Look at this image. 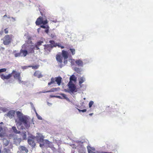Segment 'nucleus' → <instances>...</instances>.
Masks as SVG:
<instances>
[{
  "label": "nucleus",
  "instance_id": "nucleus-44",
  "mask_svg": "<svg viewBox=\"0 0 153 153\" xmlns=\"http://www.w3.org/2000/svg\"><path fill=\"white\" fill-rule=\"evenodd\" d=\"M53 91H54L53 90H51L50 91H47V92H53Z\"/></svg>",
  "mask_w": 153,
  "mask_h": 153
},
{
  "label": "nucleus",
  "instance_id": "nucleus-3",
  "mask_svg": "<svg viewBox=\"0 0 153 153\" xmlns=\"http://www.w3.org/2000/svg\"><path fill=\"white\" fill-rule=\"evenodd\" d=\"M40 13L41 15L45 18V19L44 20H43L42 17L41 16H39L36 22V24L37 25H39L42 24L43 25H45L48 23V22L46 18V17L45 16V14L43 13L42 12H40Z\"/></svg>",
  "mask_w": 153,
  "mask_h": 153
},
{
  "label": "nucleus",
  "instance_id": "nucleus-10",
  "mask_svg": "<svg viewBox=\"0 0 153 153\" xmlns=\"http://www.w3.org/2000/svg\"><path fill=\"white\" fill-rule=\"evenodd\" d=\"M62 55L64 59H67L68 57V53L67 51L63 50L62 51Z\"/></svg>",
  "mask_w": 153,
  "mask_h": 153
},
{
  "label": "nucleus",
  "instance_id": "nucleus-19",
  "mask_svg": "<svg viewBox=\"0 0 153 153\" xmlns=\"http://www.w3.org/2000/svg\"><path fill=\"white\" fill-rule=\"evenodd\" d=\"M3 141L4 145L5 146H7L9 144V142L6 139H3Z\"/></svg>",
  "mask_w": 153,
  "mask_h": 153
},
{
  "label": "nucleus",
  "instance_id": "nucleus-38",
  "mask_svg": "<svg viewBox=\"0 0 153 153\" xmlns=\"http://www.w3.org/2000/svg\"><path fill=\"white\" fill-rule=\"evenodd\" d=\"M68 62V60H67V59H64V64L65 65Z\"/></svg>",
  "mask_w": 153,
  "mask_h": 153
},
{
  "label": "nucleus",
  "instance_id": "nucleus-15",
  "mask_svg": "<svg viewBox=\"0 0 153 153\" xmlns=\"http://www.w3.org/2000/svg\"><path fill=\"white\" fill-rule=\"evenodd\" d=\"M75 62L78 66H82L83 65L82 61L80 59L76 60Z\"/></svg>",
  "mask_w": 153,
  "mask_h": 153
},
{
  "label": "nucleus",
  "instance_id": "nucleus-30",
  "mask_svg": "<svg viewBox=\"0 0 153 153\" xmlns=\"http://www.w3.org/2000/svg\"><path fill=\"white\" fill-rule=\"evenodd\" d=\"M4 153H9L10 152V150L9 149H7L4 148Z\"/></svg>",
  "mask_w": 153,
  "mask_h": 153
},
{
  "label": "nucleus",
  "instance_id": "nucleus-25",
  "mask_svg": "<svg viewBox=\"0 0 153 153\" xmlns=\"http://www.w3.org/2000/svg\"><path fill=\"white\" fill-rule=\"evenodd\" d=\"M14 56L15 57L22 56L21 54L20 51L19 53H15L14 54Z\"/></svg>",
  "mask_w": 153,
  "mask_h": 153
},
{
  "label": "nucleus",
  "instance_id": "nucleus-32",
  "mask_svg": "<svg viewBox=\"0 0 153 153\" xmlns=\"http://www.w3.org/2000/svg\"><path fill=\"white\" fill-rule=\"evenodd\" d=\"M49 146L51 148H53V145L52 142H49L48 143Z\"/></svg>",
  "mask_w": 153,
  "mask_h": 153
},
{
  "label": "nucleus",
  "instance_id": "nucleus-40",
  "mask_svg": "<svg viewBox=\"0 0 153 153\" xmlns=\"http://www.w3.org/2000/svg\"><path fill=\"white\" fill-rule=\"evenodd\" d=\"M41 27L43 28H46V27L45 26H44V25H42L40 26Z\"/></svg>",
  "mask_w": 153,
  "mask_h": 153
},
{
  "label": "nucleus",
  "instance_id": "nucleus-35",
  "mask_svg": "<svg viewBox=\"0 0 153 153\" xmlns=\"http://www.w3.org/2000/svg\"><path fill=\"white\" fill-rule=\"evenodd\" d=\"M78 110H79V112H85L86 111H87V110L86 109H83V110H80V109H78Z\"/></svg>",
  "mask_w": 153,
  "mask_h": 153
},
{
  "label": "nucleus",
  "instance_id": "nucleus-27",
  "mask_svg": "<svg viewBox=\"0 0 153 153\" xmlns=\"http://www.w3.org/2000/svg\"><path fill=\"white\" fill-rule=\"evenodd\" d=\"M43 43V41H39V42H38L36 44V45L37 46H39L41 45H42V44Z\"/></svg>",
  "mask_w": 153,
  "mask_h": 153
},
{
  "label": "nucleus",
  "instance_id": "nucleus-50",
  "mask_svg": "<svg viewBox=\"0 0 153 153\" xmlns=\"http://www.w3.org/2000/svg\"><path fill=\"white\" fill-rule=\"evenodd\" d=\"M49 27H48V26H47V28H49Z\"/></svg>",
  "mask_w": 153,
  "mask_h": 153
},
{
  "label": "nucleus",
  "instance_id": "nucleus-12",
  "mask_svg": "<svg viewBox=\"0 0 153 153\" xmlns=\"http://www.w3.org/2000/svg\"><path fill=\"white\" fill-rule=\"evenodd\" d=\"M34 76L38 78H41L42 77V75L41 73L39 71H35L34 74Z\"/></svg>",
  "mask_w": 153,
  "mask_h": 153
},
{
  "label": "nucleus",
  "instance_id": "nucleus-7",
  "mask_svg": "<svg viewBox=\"0 0 153 153\" xmlns=\"http://www.w3.org/2000/svg\"><path fill=\"white\" fill-rule=\"evenodd\" d=\"M44 52L45 54H48L49 53L51 50L52 47H51L50 45L47 44L44 45Z\"/></svg>",
  "mask_w": 153,
  "mask_h": 153
},
{
  "label": "nucleus",
  "instance_id": "nucleus-11",
  "mask_svg": "<svg viewBox=\"0 0 153 153\" xmlns=\"http://www.w3.org/2000/svg\"><path fill=\"white\" fill-rule=\"evenodd\" d=\"M20 52L22 56H25L28 54L27 51L26 49H21L20 51Z\"/></svg>",
  "mask_w": 153,
  "mask_h": 153
},
{
  "label": "nucleus",
  "instance_id": "nucleus-8",
  "mask_svg": "<svg viewBox=\"0 0 153 153\" xmlns=\"http://www.w3.org/2000/svg\"><path fill=\"white\" fill-rule=\"evenodd\" d=\"M15 111L14 110H10L5 115L11 119L14 117L15 114Z\"/></svg>",
  "mask_w": 153,
  "mask_h": 153
},
{
  "label": "nucleus",
  "instance_id": "nucleus-17",
  "mask_svg": "<svg viewBox=\"0 0 153 153\" xmlns=\"http://www.w3.org/2000/svg\"><path fill=\"white\" fill-rule=\"evenodd\" d=\"M49 43L51 44L50 45L51 47H52V48L54 47H56L57 46V44L53 40H50L49 42Z\"/></svg>",
  "mask_w": 153,
  "mask_h": 153
},
{
  "label": "nucleus",
  "instance_id": "nucleus-4",
  "mask_svg": "<svg viewBox=\"0 0 153 153\" xmlns=\"http://www.w3.org/2000/svg\"><path fill=\"white\" fill-rule=\"evenodd\" d=\"M22 48L26 49L28 53H33L34 52V47L33 45H28L27 44H25L22 46Z\"/></svg>",
  "mask_w": 153,
  "mask_h": 153
},
{
  "label": "nucleus",
  "instance_id": "nucleus-37",
  "mask_svg": "<svg viewBox=\"0 0 153 153\" xmlns=\"http://www.w3.org/2000/svg\"><path fill=\"white\" fill-rule=\"evenodd\" d=\"M8 28H6L4 30V32L5 34H7L8 33Z\"/></svg>",
  "mask_w": 153,
  "mask_h": 153
},
{
  "label": "nucleus",
  "instance_id": "nucleus-1",
  "mask_svg": "<svg viewBox=\"0 0 153 153\" xmlns=\"http://www.w3.org/2000/svg\"><path fill=\"white\" fill-rule=\"evenodd\" d=\"M12 74L14 78L15 79H17L19 83H25V82L22 80V79L21 76V73L17 72L14 70H13L11 73L9 74L7 76H5L4 74H1L0 75V76L3 80L8 79L12 76Z\"/></svg>",
  "mask_w": 153,
  "mask_h": 153
},
{
  "label": "nucleus",
  "instance_id": "nucleus-46",
  "mask_svg": "<svg viewBox=\"0 0 153 153\" xmlns=\"http://www.w3.org/2000/svg\"><path fill=\"white\" fill-rule=\"evenodd\" d=\"M93 114V113H91L89 114V115L90 116H91Z\"/></svg>",
  "mask_w": 153,
  "mask_h": 153
},
{
  "label": "nucleus",
  "instance_id": "nucleus-20",
  "mask_svg": "<svg viewBox=\"0 0 153 153\" xmlns=\"http://www.w3.org/2000/svg\"><path fill=\"white\" fill-rule=\"evenodd\" d=\"M12 129L13 132L16 134H19L20 133V131H18L16 129V127L15 126H13L12 127Z\"/></svg>",
  "mask_w": 153,
  "mask_h": 153
},
{
  "label": "nucleus",
  "instance_id": "nucleus-33",
  "mask_svg": "<svg viewBox=\"0 0 153 153\" xmlns=\"http://www.w3.org/2000/svg\"><path fill=\"white\" fill-rule=\"evenodd\" d=\"M94 104V102L92 101H90L89 103V108H91Z\"/></svg>",
  "mask_w": 153,
  "mask_h": 153
},
{
  "label": "nucleus",
  "instance_id": "nucleus-49",
  "mask_svg": "<svg viewBox=\"0 0 153 153\" xmlns=\"http://www.w3.org/2000/svg\"><path fill=\"white\" fill-rule=\"evenodd\" d=\"M0 153H1V150L0 149Z\"/></svg>",
  "mask_w": 153,
  "mask_h": 153
},
{
  "label": "nucleus",
  "instance_id": "nucleus-16",
  "mask_svg": "<svg viewBox=\"0 0 153 153\" xmlns=\"http://www.w3.org/2000/svg\"><path fill=\"white\" fill-rule=\"evenodd\" d=\"M87 149H88V153H96L92 151V150H94V148H92L90 146H87Z\"/></svg>",
  "mask_w": 153,
  "mask_h": 153
},
{
  "label": "nucleus",
  "instance_id": "nucleus-28",
  "mask_svg": "<svg viewBox=\"0 0 153 153\" xmlns=\"http://www.w3.org/2000/svg\"><path fill=\"white\" fill-rule=\"evenodd\" d=\"M74 70L78 73H80L81 72L80 69L79 68L77 67L75 68Z\"/></svg>",
  "mask_w": 153,
  "mask_h": 153
},
{
  "label": "nucleus",
  "instance_id": "nucleus-45",
  "mask_svg": "<svg viewBox=\"0 0 153 153\" xmlns=\"http://www.w3.org/2000/svg\"><path fill=\"white\" fill-rule=\"evenodd\" d=\"M45 32L46 33H48V29L47 30H45Z\"/></svg>",
  "mask_w": 153,
  "mask_h": 153
},
{
  "label": "nucleus",
  "instance_id": "nucleus-26",
  "mask_svg": "<svg viewBox=\"0 0 153 153\" xmlns=\"http://www.w3.org/2000/svg\"><path fill=\"white\" fill-rule=\"evenodd\" d=\"M22 135L23 140H25L26 139L27 135L25 134V133H22Z\"/></svg>",
  "mask_w": 153,
  "mask_h": 153
},
{
  "label": "nucleus",
  "instance_id": "nucleus-5",
  "mask_svg": "<svg viewBox=\"0 0 153 153\" xmlns=\"http://www.w3.org/2000/svg\"><path fill=\"white\" fill-rule=\"evenodd\" d=\"M12 35H7L2 39L3 41V44L5 45H9L12 40Z\"/></svg>",
  "mask_w": 153,
  "mask_h": 153
},
{
  "label": "nucleus",
  "instance_id": "nucleus-39",
  "mask_svg": "<svg viewBox=\"0 0 153 153\" xmlns=\"http://www.w3.org/2000/svg\"><path fill=\"white\" fill-rule=\"evenodd\" d=\"M62 97L64 98L65 99H66L67 98L66 95L64 94H62Z\"/></svg>",
  "mask_w": 153,
  "mask_h": 153
},
{
  "label": "nucleus",
  "instance_id": "nucleus-21",
  "mask_svg": "<svg viewBox=\"0 0 153 153\" xmlns=\"http://www.w3.org/2000/svg\"><path fill=\"white\" fill-rule=\"evenodd\" d=\"M70 81H76V78L74 75H72L70 78Z\"/></svg>",
  "mask_w": 153,
  "mask_h": 153
},
{
  "label": "nucleus",
  "instance_id": "nucleus-13",
  "mask_svg": "<svg viewBox=\"0 0 153 153\" xmlns=\"http://www.w3.org/2000/svg\"><path fill=\"white\" fill-rule=\"evenodd\" d=\"M56 59L58 62L62 63V57L60 54H57L56 55Z\"/></svg>",
  "mask_w": 153,
  "mask_h": 153
},
{
  "label": "nucleus",
  "instance_id": "nucleus-23",
  "mask_svg": "<svg viewBox=\"0 0 153 153\" xmlns=\"http://www.w3.org/2000/svg\"><path fill=\"white\" fill-rule=\"evenodd\" d=\"M55 79L54 78H52L51 79V82L48 83V85H50L52 84L53 83L55 82Z\"/></svg>",
  "mask_w": 153,
  "mask_h": 153
},
{
  "label": "nucleus",
  "instance_id": "nucleus-51",
  "mask_svg": "<svg viewBox=\"0 0 153 153\" xmlns=\"http://www.w3.org/2000/svg\"><path fill=\"white\" fill-rule=\"evenodd\" d=\"M1 134H0V136H1Z\"/></svg>",
  "mask_w": 153,
  "mask_h": 153
},
{
  "label": "nucleus",
  "instance_id": "nucleus-29",
  "mask_svg": "<svg viewBox=\"0 0 153 153\" xmlns=\"http://www.w3.org/2000/svg\"><path fill=\"white\" fill-rule=\"evenodd\" d=\"M39 67V65H37L34 66H31V67H32V69H38Z\"/></svg>",
  "mask_w": 153,
  "mask_h": 153
},
{
  "label": "nucleus",
  "instance_id": "nucleus-24",
  "mask_svg": "<svg viewBox=\"0 0 153 153\" xmlns=\"http://www.w3.org/2000/svg\"><path fill=\"white\" fill-rule=\"evenodd\" d=\"M70 50L71 53L73 55L75 54V49L74 48H70Z\"/></svg>",
  "mask_w": 153,
  "mask_h": 153
},
{
  "label": "nucleus",
  "instance_id": "nucleus-42",
  "mask_svg": "<svg viewBox=\"0 0 153 153\" xmlns=\"http://www.w3.org/2000/svg\"><path fill=\"white\" fill-rule=\"evenodd\" d=\"M43 141V139L42 137H41L39 141L40 142H42Z\"/></svg>",
  "mask_w": 153,
  "mask_h": 153
},
{
  "label": "nucleus",
  "instance_id": "nucleus-47",
  "mask_svg": "<svg viewBox=\"0 0 153 153\" xmlns=\"http://www.w3.org/2000/svg\"><path fill=\"white\" fill-rule=\"evenodd\" d=\"M1 48L2 49V50H4V48L1 47Z\"/></svg>",
  "mask_w": 153,
  "mask_h": 153
},
{
  "label": "nucleus",
  "instance_id": "nucleus-43",
  "mask_svg": "<svg viewBox=\"0 0 153 153\" xmlns=\"http://www.w3.org/2000/svg\"><path fill=\"white\" fill-rule=\"evenodd\" d=\"M2 130V128L1 126H0V132Z\"/></svg>",
  "mask_w": 153,
  "mask_h": 153
},
{
  "label": "nucleus",
  "instance_id": "nucleus-2",
  "mask_svg": "<svg viewBox=\"0 0 153 153\" xmlns=\"http://www.w3.org/2000/svg\"><path fill=\"white\" fill-rule=\"evenodd\" d=\"M16 114L19 120V123L20 125L23 124L26 127L30 126V122L28 117L24 115L19 111H17Z\"/></svg>",
  "mask_w": 153,
  "mask_h": 153
},
{
  "label": "nucleus",
  "instance_id": "nucleus-18",
  "mask_svg": "<svg viewBox=\"0 0 153 153\" xmlns=\"http://www.w3.org/2000/svg\"><path fill=\"white\" fill-rule=\"evenodd\" d=\"M79 83L80 85H81L85 80V78L83 77H81L79 79Z\"/></svg>",
  "mask_w": 153,
  "mask_h": 153
},
{
  "label": "nucleus",
  "instance_id": "nucleus-14",
  "mask_svg": "<svg viewBox=\"0 0 153 153\" xmlns=\"http://www.w3.org/2000/svg\"><path fill=\"white\" fill-rule=\"evenodd\" d=\"M55 81L57 82V84L59 85L61 84L62 78L60 77H56L55 78Z\"/></svg>",
  "mask_w": 153,
  "mask_h": 153
},
{
  "label": "nucleus",
  "instance_id": "nucleus-48",
  "mask_svg": "<svg viewBox=\"0 0 153 153\" xmlns=\"http://www.w3.org/2000/svg\"><path fill=\"white\" fill-rule=\"evenodd\" d=\"M7 16L6 15H4V16H3V17L4 18L5 17H7Z\"/></svg>",
  "mask_w": 153,
  "mask_h": 153
},
{
  "label": "nucleus",
  "instance_id": "nucleus-34",
  "mask_svg": "<svg viewBox=\"0 0 153 153\" xmlns=\"http://www.w3.org/2000/svg\"><path fill=\"white\" fill-rule=\"evenodd\" d=\"M57 46L59 48H60L61 49H63L64 48V47L63 46L61 45V44L59 43L57 44Z\"/></svg>",
  "mask_w": 153,
  "mask_h": 153
},
{
  "label": "nucleus",
  "instance_id": "nucleus-41",
  "mask_svg": "<svg viewBox=\"0 0 153 153\" xmlns=\"http://www.w3.org/2000/svg\"><path fill=\"white\" fill-rule=\"evenodd\" d=\"M36 114L37 116L38 117V118L39 119H40V120L42 119V118L41 117H39V115H38V114H37V113H36Z\"/></svg>",
  "mask_w": 153,
  "mask_h": 153
},
{
  "label": "nucleus",
  "instance_id": "nucleus-22",
  "mask_svg": "<svg viewBox=\"0 0 153 153\" xmlns=\"http://www.w3.org/2000/svg\"><path fill=\"white\" fill-rule=\"evenodd\" d=\"M20 148L22 151H25V152L27 153L28 150L26 147L24 146H20Z\"/></svg>",
  "mask_w": 153,
  "mask_h": 153
},
{
  "label": "nucleus",
  "instance_id": "nucleus-9",
  "mask_svg": "<svg viewBox=\"0 0 153 153\" xmlns=\"http://www.w3.org/2000/svg\"><path fill=\"white\" fill-rule=\"evenodd\" d=\"M28 143L32 148L36 146L35 141L33 138H30L28 139Z\"/></svg>",
  "mask_w": 153,
  "mask_h": 153
},
{
  "label": "nucleus",
  "instance_id": "nucleus-31",
  "mask_svg": "<svg viewBox=\"0 0 153 153\" xmlns=\"http://www.w3.org/2000/svg\"><path fill=\"white\" fill-rule=\"evenodd\" d=\"M6 70V69L5 68L1 69H0V73L5 72Z\"/></svg>",
  "mask_w": 153,
  "mask_h": 153
},
{
  "label": "nucleus",
  "instance_id": "nucleus-6",
  "mask_svg": "<svg viewBox=\"0 0 153 153\" xmlns=\"http://www.w3.org/2000/svg\"><path fill=\"white\" fill-rule=\"evenodd\" d=\"M68 86L70 91L72 92H76V87L75 85L73 84L72 81H69L68 83Z\"/></svg>",
  "mask_w": 153,
  "mask_h": 153
},
{
  "label": "nucleus",
  "instance_id": "nucleus-36",
  "mask_svg": "<svg viewBox=\"0 0 153 153\" xmlns=\"http://www.w3.org/2000/svg\"><path fill=\"white\" fill-rule=\"evenodd\" d=\"M33 47H34V48H35V49L38 50L39 49V46H37L36 45H35Z\"/></svg>",
  "mask_w": 153,
  "mask_h": 153
}]
</instances>
